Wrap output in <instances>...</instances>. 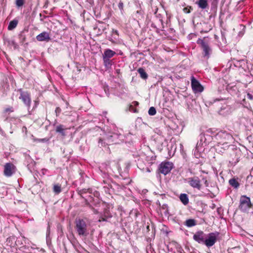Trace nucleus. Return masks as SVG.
<instances>
[{
    "label": "nucleus",
    "mask_w": 253,
    "mask_h": 253,
    "mask_svg": "<svg viewBox=\"0 0 253 253\" xmlns=\"http://www.w3.org/2000/svg\"><path fill=\"white\" fill-rule=\"evenodd\" d=\"M25 0H15V4L17 7H21L23 6Z\"/></svg>",
    "instance_id": "38"
},
{
    "label": "nucleus",
    "mask_w": 253,
    "mask_h": 253,
    "mask_svg": "<svg viewBox=\"0 0 253 253\" xmlns=\"http://www.w3.org/2000/svg\"><path fill=\"white\" fill-rule=\"evenodd\" d=\"M3 40L4 45H6L9 48H11L13 47L14 49L18 48V45L14 40L10 39L6 37H4Z\"/></svg>",
    "instance_id": "20"
},
{
    "label": "nucleus",
    "mask_w": 253,
    "mask_h": 253,
    "mask_svg": "<svg viewBox=\"0 0 253 253\" xmlns=\"http://www.w3.org/2000/svg\"><path fill=\"white\" fill-rule=\"evenodd\" d=\"M229 162L231 165L235 166L239 161L242 155L241 151L239 148L232 149L230 152Z\"/></svg>",
    "instance_id": "6"
},
{
    "label": "nucleus",
    "mask_w": 253,
    "mask_h": 253,
    "mask_svg": "<svg viewBox=\"0 0 253 253\" xmlns=\"http://www.w3.org/2000/svg\"><path fill=\"white\" fill-rule=\"evenodd\" d=\"M115 54L116 52L110 49H106L104 51L103 57L110 59L113 57Z\"/></svg>",
    "instance_id": "27"
},
{
    "label": "nucleus",
    "mask_w": 253,
    "mask_h": 253,
    "mask_svg": "<svg viewBox=\"0 0 253 253\" xmlns=\"http://www.w3.org/2000/svg\"><path fill=\"white\" fill-rule=\"evenodd\" d=\"M123 139V135L117 133L109 132L108 133L102 131L100 136L97 138V146L99 148H106L109 149V145L119 143Z\"/></svg>",
    "instance_id": "1"
},
{
    "label": "nucleus",
    "mask_w": 253,
    "mask_h": 253,
    "mask_svg": "<svg viewBox=\"0 0 253 253\" xmlns=\"http://www.w3.org/2000/svg\"><path fill=\"white\" fill-rule=\"evenodd\" d=\"M219 235L218 232H211L206 235L204 245L208 248L212 247L217 241V237Z\"/></svg>",
    "instance_id": "7"
},
{
    "label": "nucleus",
    "mask_w": 253,
    "mask_h": 253,
    "mask_svg": "<svg viewBox=\"0 0 253 253\" xmlns=\"http://www.w3.org/2000/svg\"><path fill=\"white\" fill-rule=\"evenodd\" d=\"M109 40L112 42H114V41L113 40V39L112 38H110Z\"/></svg>",
    "instance_id": "60"
},
{
    "label": "nucleus",
    "mask_w": 253,
    "mask_h": 253,
    "mask_svg": "<svg viewBox=\"0 0 253 253\" xmlns=\"http://www.w3.org/2000/svg\"><path fill=\"white\" fill-rule=\"evenodd\" d=\"M204 139L205 135L201 133L200 135V141L198 142L195 147V149L194 150L195 155L196 154V152H198L200 150H201V148L200 147H201L203 145H205L206 146L210 143V142L205 141Z\"/></svg>",
    "instance_id": "21"
},
{
    "label": "nucleus",
    "mask_w": 253,
    "mask_h": 253,
    "mask_svg": "<svg viewBox=\"0 0 253 253\" xmlns=\"http://www.w3.org/2000/svg\"><path fill=\"white\" fill-rule=\"evenodd\" d=\"M156 113V110L155 107H151L148 111V114L150 116H154Z\"/></svg>",
    "instance_id": "40"
},
{
    "label": "nucleus",
    "mask_w": 253,
    "mask_h": 253,
    "mask_svg": "<svg viewBox=\"0 0 253 253\" xmlns=\"http://www.w3.org/2000/svg\"><path fill=\"white\" fill-rule=\"evenodd\" d=\"M191 87L194 93L202 92L204 90L203 86L194 76L191 77Z\"/></svg>",
    "instance_id": "13"
},
{
    "label": "nucleus",
    "mask_w": 253,
    "mask_h": 253,
    "mask_svg": "<svg viewBox=\"0 0 253 253\" xmlns=\"http://www.w3.org/2000/svg\"><path fill=\"white\" fill-rule=\"evenodd\" d=\"M196 4L201 9H205L209 6L208 0H198L196 2Z\"/></svg>",
    "instance_id": "26"
},
{
    "label": "nucleus",
    "mask_w": 253,
    "mask_h": 253,
    "mask_svg": "<svg viewBox=\"0 0 253 253\" xmlns=\"http://www.w3.org/2000/svg\"><path fill=\"white\" fill-rule=\"evenodd\" d=\"M162 209L163 210H165V214H167L169 213V210H168V206L167 204H163L162 207H161Z\"/></svg>",
    "instance_id": "46"
},
{
    "label": "nucleus",
    "mask_w": 253,
    "mask_h": 253,
    "mask_svg": "<svg viewBox=\"0 0 253 253\" xmlns=\"http://www.w3.org/2000/svg\"><path fill=\"white\" fill-rule=\"evenodd\" d=\"M188 183L189 185L194 189L201 190L202 187L201 179L197 176L189 177L187 178Z\"/></svg>",
    "instance_id": "12"
},
{
    "label": "nucleus",
    "mask_w": 253,
    "mask_h": 253,
    "mask_svg": "<svg viewBox=\"0 0 253 253\" xmlns=\"http://www.w3.org/2000/svg\"><path fill=\"white\" fill-rule=\"evenodd\" d=\"M118 7L120 10L121 13L123 14L124 12V3L121 0H120L118 3Z\"/></svg>",
    "instance_id": "42"
},
{
    "label": "nucleus",
    "mask_w": 253,
    "mask_h": 253,
    "mask_svg": "<svg viewBox=\"0 0 253 253\" xmlns=\"http://www.w3.org/2000/svg\"><path fill=\"white\" fill-rule=\"evenodd\" d=\"M2 131V129L0 127V132Z\"/></svg>",
    "instance_id": "62"
},
{
    "label": "nucleus",
    "mask_w": 253,
    "mask_h": 253,
    "mask_svg": "<svg viewBox=\"0 0 253 253\" xmlns=\"http://www.w3.org/2000/svg\"><path fill=\"white\" fill-rule=\"evenodd\" d=\"M66 128H65L64 126L62 125H60L57 126L56 127L55 131L56 132H58L63 136H65L66 135V134L65 133V130Z\"/></svg>",
    "instance_id": "32"
},
{
    "label": "nucleus",
    "mask_w": 253,
    "mask_h": 253,
    "mask_svg": "<svg viewBox=\"0 0 253 253\" xmlns=\"http://www.w3.org/2000/svg\"><path fill=\"white\" fill-rule=\"evenodd\" d=\"M179 199L184 205H187L189 203L188 196L186 194H181L179 196Z\"/></svg>",
    "instance_id": "31"
},
{
    "label": "nucleus",
    "mask_w": 253,
    "mask_h": 253,
    "mask_svg": "<svg viewBox=\"0 0 253 253\" xmlns=\"http://www.w3.org/2000/svg\"><path fill=\"white\" fill-rule=\"evenodd\" d=\"M129 167H130V165L129 163H127L126 164V168H125V172L126 173H127L128 171V169H129Z\"/></svg>",
    "instance_id": "49"
},
{
    "label": "nucleus",
    "mask_w": 253,
    "mask_h": 253,
    "mask_svg": "<svg viewBox=\"0 0 253 253\" xmlns=\"http://www.w3.org/2000/svg\"><path fill=\"white\" fill-rule=\"evenodd\" d=\"M18 90L20 92L19 98L22 101L24 105L29 110L31 107V104L30 93L27 91H23L21 88L19 89Z\"/></svg>",
    "instance_id": "8"
},
{
    "label": "nucleus",
    "mask_w": 253,
    "mask_h": 253,
    "mask_svg": "<svg viewBox=\"0 0 253 253\" xmlns=\"http://www.w3.org/2000/svg\"><path fill=\"white\" fill-rule=\"evenodd\" d=\"M214 138L217 140V144H221L224 141H233V137L230 134L223 131H219L215 135Z\"/></svg>",
    "instance_id": "9"
},
{
    "label": "nucleus",
    "mask_w": 253,
    "mask_h": 253,
    "mask_svg": "<svg viewBox=\"0 0 253 253\" xmlns=\"http://www.w3.org/2000/svg\"><path fill=\"white\" fill-rule=\"evenodd\" d=\"M201 180L204 182V183L205 184V186L206 187H208L209 186V182L208 181L207 178L205 176H202Z\"/></svg>",
    "instance_id": "41"
},
{
    "label": "nucleus",
    "mask_w": 253,
    "mask_h": 253,
    "mask_svg": "<svg viewBox=\"0 0 253 253\" xmlns=\"http://www.w3.org/2000/svg\"><path fill=\"white\" fill-rule=\"evenodd\" d=\"M146 169V171L148 172H150L151 171V169L149 168H147Z\"/></svg>",
    "instance_id": "54"
},
{
    "label": "nucleus",
    "mask_w": 253,
    "mask_h": 253,
    "mask_svg": "<svg viewBox=\"0 0 253 253\" xmlns=\"http://www.w3.org/2000/svg\"><path fill=\"white\" fill-rule=\"evenodd\" d=\"M36 39L39 42H49L51 39L50 37L49 34L47 32H42L41 34H39L36 37Z\"/></svg>",
    "instance_id": "19"
},
{
    "label": "nucleus",
    "mask_w": 253,
    "mask_h": 253,
    "mask_svg": "<svg viewBox=\"0 0 253 253\" xmlns=\"http://www.w3.org/2000/svg\"><path fill=\"white\" fill-rule=\"evenodd\" d=\"M111 163L110 162H107L102 164L101 168L103 169H105L106 170L103 171L102 169H100V171L103 178L108 177V172L112 170V169L110 166Z\"/></svg>",
    "instance_id": "17"
},
{
    "label": "nucleus",
    "mask_w": 253,
    "mask_h": 253,
    "mask_svg": "<svg viewBox=\"0 0 253 253\" xmlns=\"http://www.w3.org/2000/svg\"><path fill=\"white\" fill-rule=\"evenodd\" d=\"M18 23V20L16 19H14L9 22L7 27L8 30L9 31L13 30L17 27Z\"/></svg>",
    "instance_id": "30"
},
{
    "label": "nucleus",
    "mask_w": 253,
    "mask_h": 253,
    "mask_svg": "<svg viewBox=\"0 0 253 253\" xmlns=\"http://www.w3.org/2000/svg\"><path fill=\"white\" fill-rule=\"evenodd\" d=\"M45 140V138L44 139H42L39 140V141L44 142Z\"/></svg>",
    "instance_id": "61"
},
{
    "label": "nucleus",
    "mask_w": 253,
    "mask_h": 253,
    "mask_svg": "<svg viewBox=\"0 0 253 253\" xmlns=\"http://www.w3.org/2000/svg\"><path fill=\"white\" fill-rule=\"evenodd\" d=\"M197 43L200 46L204 57L209 58L212 54V50L208 39L206 37L203 39L199 38L197 41Z\"/></svg>",
    "instance_id": "3"
},
{
    "label": "nucleus",
    "mask_w": 253,
    "mask_h": 253,
    "mask_svg": "<svg viewBox=\"0 0 253 253\" xmlns=\"http://www.w3.org/2000/svg\"><path fill=\"white\" fill-rule=\"evenodd\" d=\"M75 229L80 237H86L89 233L90 224L86 219L76 218Z\"/></svg>",
    "instance_id": "2"
},
{
    "label": "nucleus",
    "mask_w": 253,
    "mask_h": 253,
    "mask_svg": "<svg viewBox=\"0 0 253 253\" xmlns=\"http://www.w3.org/2000/svg\"><path fill=\"white\" fill-rule=\"evenodd\" d=\"M196 224H197L196 220L194 219H187L184 223V225L188 227H191L194 226Z\"/></svg>",
    "instance_id": "33"
},
{
    "label": "nucleus",
    "mask_w": 253,
    "mask_h": 253,
    "mask_svg": "<svg viewBox=\"0 0 253 253\" xmlns=\"http://www.w3.org/2000/svg\"><path fill=\"white\" fill-rule=\"evenodd\" d=\"M29 165H30V164L27 165V167H28V168H29Z\"/></svg>",
    "instance_id": "63"
},
{
    "label": "nucleus",
    "mask_w": 253,
    "mask_h": 253,
    "mask_svg": "<svg viewBox=\"0 0 253 253\" xmlns=\"http://www.w3.org/2000/svg\"><path fill=\"white\" fill-rule=\"evenodd\" d=\"M103 60L105 67L109 68L112 66V62L110 59L103 57Z\"/></svg>",
    "instance_id": "36"
},
{
    "label": "nucleus",
    "mask_w": 253,
    "mask_h": 253,
    "mask_svg": "<svg viewBox=\"0 0 253 253\" xmlns=\"http://www.w3.org/2000/svg\"><path fill=\"white\" fill-rule=\"evenodd\" d=\"M55 112L56 117L59 116L60 113L61 112V108L59 107H56L55 109Z\"/></svg>",
    "instance_id": "47"
},
{
    "label": "nucleus",
    "mask_w": 253,
    "mask_h": 253,
    "mask_svg": "<svg viewBox=\"0 0 253 253\" xmlns=\"http://www.w3.org/2000/svg\"><path fill=\"white\" fill-rule=\"evenodd\" d=\"M16 171V167L11 163H7L4 166V174L7 177L12 176Z\"/></svg>",
    "instance_id": "14"
},
{
    "label": "nucleus",
    "mask_w": 253,
    "mask_h": 253,
    "mask_svg": "<svg viewBox=\"0 0 253 253\" xmlns=\"http://www.w3.org/2000/svg\"><path fill=\"white\" fill-rule=\"evenodd\" d=\"M232 141H226L221 143V144H217L216 145V149L219 150L220 148H223L224 149H226L228 148L230 144L232 143Z\"/></svg>",
    "instance_id": "28"
},
{
    "label": "nucleus",
    "mask_w": 253,
    "mask_h": 253,
    "mask_svg": "<svg viewBox=\"0 0 253 253\" xmlns=\"http://www.w3.org/2000/svg\"><path fill=\"white\" fill-rule=\"evenodd\" d=\"M173 167V164L171 162H162L159 166V172L166 175L171 171Z\"/></svg>",
    "instance_id": "11"
},
{
    "label": "nucleus",
    "mask_w": 253,
    "mask_h": 253,
    "mask_svg": "<svg viewBox=\"0 0 253 253\" xmlns=\"http://www.w3.org/2000/svg\"><path fill=\"white\" fill-rule=\"evenodd\" d=\"M49 226H48L47 228L46 235H47V234H49Z\"/></svg>",
    "instance_id": "58"
},
{
    "label": "nucleus",
    "mask_w": 253,
    "mask_h": 253,
    "mask_svg": "<svg viewBox=\"0 0 253 253\" xmlns=\"http://www.w3.org/2000/svg\"><path fill=\"white\" fill-rule=\"evenodd\" d=\"M221 41L218 40V37L217 35H214V39L216 41L218 42V45L219 46H225L227 44V41L225 38V36L224 33L221 32Z\"/></svg>",
    "instance_id": "24"
},
{
    "label": "nucleus",
    "mask_w": 253,
    "mask_h": 253,
    "mask_svg": "<svg viewBox=\"0 0 253 253\" xmlns=\"http://www.w3.org/2000/svg\"><path fill=\"white\" fill-rule=\"evenodd\" d=\"M190 253H197V252L194 250H193Z\"/></svg>",
    "instance_id": "56"
},
{
    "label": "nucleus",
    "mask_w": 253,
    "mask_h": 253,
    "mask_svg": "<svg viewBox=\"0 0 253 253\" xmlns=\"http://www.w3.org/2000/svg\"><path fill=\"white\" fill-rule=\"evenodd\" d=\"M116 166L117 167L118 170L119 171L120 175L123 176V175L122 174L123 173V172L121 171L122 169H121V167H120V166L119 165L118 163H116Z\"/></svg>",
    "instance_id": "50"
},
{
    "label": "nucleus",
    "mask_w": 253,
    "mask_h": 253,
    "mask_svg": "<svg viewBox=\"0 0 253 253\" xmlns=\"http://www.w3.org/2000/svg\"><path fill=\"white\" fill-rule=\"evenodd\" d=\"M247 97L250 100H253V95L250 93L247 94Z\"/></svg>",
    "instance_id": "52"
},
{
    "label": "nucleus",
    "mask_w": 253,
    "mask_h": 253,
    "mask_svg": "<svg viewBox=\"0 0 253 253\" xmlns=\"http://www.w3.org/2000/svg\"><path fill=\"white\" fill-rule=\"evenodd\" d=\"M103 215L107 219L111 218L112 217L111 213L110 212L109 210L107 209H105L104 211V212Z\"/></svg>",
    "instance_id": "37"
},
{
    "label": "nucleus",
    "mask_w": 253,
    "mask_h": 253,
    "mask_svg": "<svg viewBox=\"0 0 253 253\" xmlns=\"http://www.w3.org/2000/svg\"><path fill=\"white\" fill-rule=\"evenodd\" d=\"M230 85L228 84V85L227 86V87H226V89H227V90H229V89H230Z\"/></svg>",
    "instance_id": "59"
},
{
    "label": "nucleus",
    "mask_w": 253,
    "mask_h": 253,
    "mask_svg": "<svg viewBox=\"0 0 253 253\" xmlns=\"http://www.w3.org/2000/svg\"><path fill=\"white\" fill-rule=\"evenodd\" d=\"M112 37H113L115 39H117V38L116 36H114L116 35V36H117V37H118V36H119L118 31L117 30L112 29Z\"/></svg>",
    "instance_id": "44"
},
{
    "label": "nucleus",
    "mask_w": 253,
    "mask_h": 253,
    "mask_svg": "<svg viewBox=\"0 0 253 253\" xmlns=\"http://www.w3.org/2000/svg\"><path fill=\"white\" fill-rule=\"evenodd\" d=\"M90 209H91V210L93 211L94 213L97 214L98 213V211L96 209H94L93 206H92V208H90Z\"/></svg>",
    "instance_id": "53"
},
{
    "label": "nucleus",
    "mask_w": 253,
    "mask_h": 253,
    "mask_svg": "<svg viewBox=\"0 0 253 253\" xmlns=\"http://www.w3.org/2000/svg\"><path fill=\"white\" fill-rule=\"evenodd\" d=\"M25 159L28 162L31 163L32 165H33L34 164H35V162L33 161V160L31 158V157L29 155H26Z\"/></svg>",
    "instance_id": "45"
},
{
    "label": "nucleus",
    "mask_w": 253,
    "mask_h": 253,
    "mask_svg": "<svg viewBox=\"0 0 253 253\" xmlns=\"http://www.w3.org/2000/svg\"><path fill=\"white\" fill-rule=\"evenodd\" d=\"M78 194L84 200L85 205L89 208H92L94 204L95 200L91 195H88L87 193H92V188H84L82 189H78L77 190Z\"/></svg>",
    "instance_id": "4"
},
{
    "label": "nucleus",
    "mask_w": 253,
    "mask_h": 253,
    "mask_svg": "<svg viewBox=\"0 0 253 253\" xmlns=\"http://www.w3.org/2000/svg\"><path fill=\"white\" fill-rule=\"evenodd\" d=\"M108 219H107L102 214L99 219V221H107Z\"/></svg>",
    "instance_id": "48"
},
{
    "label": "nucleus",
    "mask_w": 253,
    "mask_h": 253,
    "mask_svg": "<svg viewBox=\"0 0 253 253\" xmlns=\"http://www.w3.org/2000/svg\"><path fill=\"white\" fill-rule=\"evenodd\" d=\"M20 42L21 43H23L26 40V37L23 32H20L18 35Z\"/></svg>",
    "instance_id": "39"
},
{
    "label": "nucleus",
    "mask_w": 253,
    "mask_h": 253,
    "mask_svg": "<svg viewBox=\"0 0 253 253\" xmlns=\"http://www.w3.org/2000/svg\"><path fill=\"white\" fill-rule=\"evenodd\" d=\"M9 90V85L7 82L2 81L0 83V96L4 97L6 95Z\"/></svg>",
    "instance_id": "18"
},
{
    "label": "nucleus",
    "mask_w": 253,
    "mask_h": 253,
    "mask_svg": "<svg viewBox=\"0 0 253 253\" xmlns=\"http://www.w3.org/2000/svg\"><path fill=\"white\" fill-rule=\"evenodd\" d=\"M201 133L205 135V141L211 142L212 139V134L213 133V132L211 129L209 128L207 129L205 131L202 132Z\"/></svg>",
    "instance_id": "22"
},
{
    "label": "nucleus",
    "mask_w": 253,
    "mask_h": 253,
    "mask_svg": "<svg viewBox=\"0 0 253 253\" xmlns=\"http://www.w3.org/2000/svg\"><path fill=\"white\" fill-rule=\"evenodd\" d=\"M178 253H185L183 250H180L178 251Z\"/></svg>",
    "instance_id": "55"
},
{
    "label": "nucleus",
    "mask_w": 253,
    "mask_h": 253,
    "mask_svg": "<svg viewBox=\"0 0 253 253\" xmlns=\"http://www.w3.org/2000/svg\"><path fill=\"white\" fill-rule=\"evenodd\" d=\"M196 37V34L191 33L188 36V38L189 40H191L193 38Z\"/></svg>",
    "instance_id": "51"
},
{
    "label": "nucleus",
    "mask_w": 253,
    "mask_h": 253,
    "mask_svg": "<svg viewBox=\"0 0 253 253\" xmlns=\"http://www.w3.org/2000/svg\"><path fill=\"white\" fill-rule=\"evenodd\" d=\"M155 18L151 23V27L156 29V32L160 33V31H164V25L162 19V15L161 14L155 13Z\"/></svg>",
    "instance_id": "5"
},
{
    "label": "nucleus",
    "mask_w": 253,
    "mask_h": 253,
    "mask_svg": "<svg viewBox=\"0 0 253 253\" xmlns=\"http://www.w3.org/2000/svg\"><path fill=\"white\" fill-rule=\"evenodd\" d=\"M137 72L140 74V77L146 80L148 78V74L145 72V70L143 68H139L137 70Z\"/></svg>",
    "instance_id": "34"
},
{
    "label": "nucleus",
    "mask_w": 253,
    "mask_h": 253,
    "mask_svg": "<svg viewBox=\"0 0 253 253\" xmlns=\"http://www.w3.org/2000/svg\"><path fill=\"white\" fill-rule=\"evenodd\" d=\"M211 12L213 16H215L217 10L218 0H211Z\"/></svg>",
    "instance_id": "25"
},
{
    "label": "nucleus",
    "mask_w": 253,
    "mask_h": 253,
    "mask_svg": "<svg viewBox=\"0 0 253 253\" xmlns=\"http://www.w3.org/2000/svg\"><path fill=\"white\" fill-rule=\"evenodd\" d=\"M206 235L203 231H198L193 235V238L199 244H204Z\"/></svg>",
    "instance_id": "15"
},
{
    "label": "nucleus",
    "mask_w": 253,
    "mask_h": 253,
    "mask_svg": "<svg viewBox=\"0 0 253 253\" xmlns=\"http://www.w3.org/2000/svg\"><path fill=\"white\" fill-rule=\"evenodd\" d=\"M5 111L6 112L12 111V110H11L10 108H7V109H5Z\"/></svg>",
    "instance_id": "57"
},
{
    "label": "nucleus",
    "mask_w": 253,
    "mask_h": 253,
    "mask_svg": "<svg viewBox=\"0 0 253 253\" xmlns=\"http://www.w3.org/2000/svg\"><path fill=\"white\" fill-rule=\"evenodd\" d=\"M87 195H91L94 198L95 201H94L93 205L94 206L97 207L100 204L99 199V197L100 196V193L99 192H98L96 190H93L92 189V193H87Z\"/></svg>",
    "instance_id": "23"
},
{
    "label": "nucleus",
    "mask_w": 253,
    "mask_h": 253,
    "mask_svg": "<svg viewBox=\"0 0 253 253\" xmlns=\"http://www.w3.org/2000/svg\"><path fill=\"white\" fill-rule=\"evenodd\" d=\"M53 191L55 194H59L61 192V186L59 184L53 185Z\"/></svg>",
    "instance_id": "35"
},
{
    "label": "nucleus",
    "mask_w": 253,
    "mask_h": 253,
    "mask_svg": "<svg viewBox=\"0 0 253 253\" xmlns=\"http://www.w3.org/2000/svg\"><path fill=\"white\" fill-rule=\"evenodd\" d=\"M233 111V109L231 106L226 104H224L218 111V113L220 115L226 116L230 114Z\"/></svg>",
    "instance_id": "16"
},
{
    "label": "nucleus",
    "mask_w": 253,
    "mask_h": 253,
    "mask_svg": "<svg viewBox=\"0 0 253 253\" xmlns=\"http://www.w3.org/2000/svg\"><path fill=\"white\" fill-rule=\"evenodd\" d=\"M229 183L231 186L235 189H238L240 186V183L238 181V178H232L229 179Z\"/></svg>",
    "instance_id": "29"
},
{
    "label": "nucleus",
    "mask_w": 253,
    "mask_h": 253,
    "mask_svg": "<svg viewBox=\"0 0 253 253\" xmlns=\"http://www.w3.org/2000/svg\"><path fill=\"white\" fill-rule=\"evenodd\" d=\"M192 9V7L191 6H187L183 8V10L185 13H189L191 12V10Z\"/></svg>",
    "instance_id": "43"
},
{
    "label": "nucleus",
    "mask_w": 253,
    "mask_h": 253,
    "mask_svg": "<svg viewBox=\"0 0 253 253\" xmlns=\"http://www.w3.org/2000/svg\"><path fill=\"white\" fill-rule=\"evenodd\" d=\"M252 207L250 198L246 196H242L240 199L239 209L243 212H246Z\"/></svg>",
    "instance_id": "10"
}]
</instances>
